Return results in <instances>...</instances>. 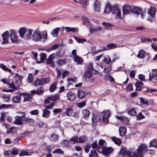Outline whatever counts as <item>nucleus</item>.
<instances>
[{"label":"nucleus","instance_id":"ddd939ff","mask_svg":"<svg viewBox=\"0 0 157 157\" xmlns=\"http://www.w3.org/2000/svg\"><path fill=\"white\" fill-rule=\"evenodd\" d=\"M73 59L75 62L77 63V64H82L83 60L80 57L78 56H74Z\"/></svg>","mask_w":157,"mask_h":157},{"label":"nucleus","instance_id":"1a4fd4ad","mask_svg":"<svg viewBox=\"0 0 157 157\" xmlns=\"http://www.w3.org/2000/svg\"><path fill=\"white\" fill-rule=\"evenodd\" d=\"M132 7L130 5H127L124 6L123 12L124 14L129 13L132 12Z\"/></svg>","mask_w":157,"mask_h":157},{"label":"nucleus","instance_id":"37998d69","mask_svg":"<svg viewBox=\"0 0 157 157\" xmlns=\"http://www.w3.org/2000/svg\"><path fill=\"white\" fill-rule=\"evenodd\" d=\"M0 67L2 68L3 70L10 72L11 71V70L7 68L2 63L0 64Z\"/></svg>","mask_w":157,"mask_h":157},{"label":"nucleus","instance_id":"2f4dec72","mask_svg":"<svg viewBox=\"0 0 157 157\" xmlns=\"http://www.w3.org/2000/svg\"><path fill=\"white\" fill-rule=\"evenodd\" d=\"M82 18L83 20L82 23L83 24L86 25H88L89 23V21L88 18L84 16H82Z\"/></svg>","mask_w":157,"mask_h":157},{"label":"nucleus","instance_id":"de8ad7c7","mask_svg":"<svg viewBox=\"0 0 157 157\" xmlns=\"http://www.w3.org/2000/svg\"><path fill=\"white\" fill-rule=\"evenodd\" d=\"M66 62V59H59L57 61V63L59 66H61L65 64Z\"/></svg>","mask_w":157,"mask_h":157},{"label":"nucleus","instance_id":"f257e3e1","mask_svg":"<svg viewBox=\"0 0 157 157\" xmlns=\"http://www.w3.org/2000/svg\"><path fill=\"white\" fill-rule=\"evenodd\" d=\"M3 40L2 44H8L9 43V37H10L11 42L13 43L18 42V37L16 35L15 30H7L2 34Z\"/></svg>","mask_w":157,"mask_h":157},{"label":"nucleus","instance_id":"a19ab883","mask_svg":"<svg viewBox=\"0 0 157 157\" xmlns=\"http://www.w3.org/2000/svg\"><path fill=\"white\" fill-rule=\"evenodd\" d=\"M1 98L3 99L5 102H9L10 100V96L8 95H4L1 96Z\"/></svg>","mask_w":157,"mask_h":157},{"label":"nucleus","instance_id":"338daca9","mask_svg":"<svg viewBox=\"0 0 157 157\" xmlns=\"http://www.w3.org/2000/svg\"><path fill=\"white\" fill-rule=\"evenodd\" d=\"M33 80V76L32 74H29L27 78V81L30 83L32 82Z\"/></svg>","mask_w":157,"mask_h":157},{"label":"nucleus","instance_id":"f3484780","mask_svg":"<svg viewBox=\"0 0 157 157\" xmlns=\"http://www.w3.org/2000/svg\"><path fill=\"white\" fill-rule=\"evenodd\" d=\"M126 133V129L124 127H120L119 128V133L120 135L122 136Z\"/></svg>","mask_w":157,"mask_h":157},{"label":"nucleus","instance_id":"473e14b6","mask_svg":"<svg viewBox=\"0 0 157 157\" xmlns=\"http://www.w3.org/2000/svg\"><path fill=\"white\" fill-rule=\"evenodd\" d=\"M73 112V110L72 108H67L65 111V113L67 116H71L72 112Z\"/></svg>","mask_w":157,"mask_h":157},{"label":"nucleus","instance_id":"774afa93","mask_svg":"<svg viewBox=\"0 0 157 157\" xmlns=\"http://www.w3.org/2000/svg\"><path fill=\"white\" fill-rule=\"evenodd\" d=\"M135 86L136 87V90L139 91L141 90V87L140 85L138 84V82H136L135 83Z\"/></svg>","mask_w":157,"mask_h":157},{"label":"nucleus","instance_id":"4468645a","mask_svg":"<svg viewBox=\"0 0 157 157\" xmlns=\"http://www.w3.org/2000/svg\"><path fill=\"white\" fill-rule=\"evenodd\" d=\"M156 12V9L155 8L151 7L150 8V10H148L147 13L151 17L154 18L155 17Z\"/></svg>","mask_w":157,"mask_h":157},{"label":"nucleus","instance_id":"c9c22d12","mask_svg":"<svg viewBox=\"0 0 157 157\" xmlns=\"http://www.w3.org/2000/svg\"><path fill=\"white\" fill-rule=\"evenodd\" d=\"M44 91V89L41 86L36 90V94L38 95H41L43 94Z\"/></svg>","mask_w":157,"mask_h":157},{"label":"nucleus","instance_id":"ea45409f","mask_svg":"<svg viewBox=\"0 0 157 157\" xmlns=\"http://www.w3.org/2000/svg\"><path fill=\"white\" fill-rule=\"evenodd\" d=\"M33 31L32 30L30 29L27 30V33L26 36V38L27 39H28L31 38Z\"/></svg>","mask_w":157,"mask_h":157},{"label":"nucleus","instance_id":"a18cd8bd","mask_svg":"<svg viewBox=\"0 0 157 157\" xmlns=\"http://www.w3.org/2000/svg\"><path fill=\"white\" fill-rule=\"evenodd\" d=\"M128 114L132 116L136 115V112L135 110L133 109H132L128 111Z\"/></svg>","mask_w":157,"mask_h":157},{"label":"nucleus","instance_id":"b1692460","mask_svg":"<svg viewBox=\"0 0 157 157\" xmlns=\"http://www.w3.org/2000/svg\"><path fill=\"white\" fill-rule=\"evenodd\" d=\"M78 96L79 98H82L86 96V93L81 89L78 90Z\"/></svg>","mask_w":157,"mask_h":157},{"label":"nucleus","instance_id":"864d4df0","mask_svg":"<svg viewBox=\"0 0 157 157\" xmlns=\"http://www.w3.org/2000/svg\"><path fill=\"white\" fill-rule=\"evenodd\" d=\"M92 120L93 123H95L99 121V118L98 117L94 116L92 118Z\"/></svg>","mask_w":157,"mask_h":157},{"label":"nucleus","instance_id":"2eb2a0df","mask_svg":"<svg viewBox=\"0 0 157 157\" xmlns=\"http://www.w3.org/2000/svg\"><path fill=\"white\" fill-rule=\"evenodd\" d=\"M14 123L19 125L22 124L23 122L22 121L21 117L18 116H16L15 117Z\"/></svg>","mask_w":157,"mask_h":157},{"label":"nucleus","instance_id":"a878e982","mask_svg":"<svg viewBox=\"0 0 157 157\" xmlns=\"http://www.w3.org/2000/svg\"><path fill=\"white\" fill-rule=\"evenodd\" d=\"M117 46L116 44L114 43H110L108 44L105 48H104L105 50H108L114 48Z\"/></svg>","mask_w":157,"mask_h":157},{"label":"nucleus","instance_id":"72a5a7b5","mask_svg":"<svg viewBox=\"0 0 157 157\" xmlns=\"http://www.w3.org/2000/svg\"><path fill=\"white\" fill-rule=\"evenodd\" d=\"M50 79L49 78H42L41 79V85H44L45 84L48 83L50 82Z\"/></svg>","mask_w":157,"mask_h":157},{"label":"nucleus","instance_id":"58836bf2","mask_svg":"<svg viewBox=\"0 0 157 157\" xmlns=\"http://www.w3.org/2000/svg\"><path fill=\"white\" fill-rule=\"evenodd\" d=\"M145 56V53L143 50H140L137 55V57L138 58H144Z\"/></svg>","mask_w":157,"mask_h":157},{"label":"nucleus","instance_id":"412c9836","mask_svg":"<svg viewBox=\"0 0 157 157\" xmlns=\"http://www.w3.org/2000/svg\"><path fill=\"white\" fill-rule=\"evenodd\" d=\"M112 6L110 4H107L104 10V13H108L112 11Z\"/></svg>","mask_w":157,"mask_h":157},{"label":"nucleus","instance_id":"9b49d317","mask_svg":"<svg viewBox=\"0 0 157 157\" xmlns=\"http://www.w3.org/2000/svg\"><path fill=\"white\" fill-rule=\"evenodd\" d=\"M88 1V0H79V3L81 5L84 10H86V9Z\"/></svg>","mask_w":157,"mask_h":157},{"label":"nucleus","instance_id":"c03bdc74","mask_svg":"<svg viewBox=\"0 0 157 157\" xmlns=\"http://www.w3.org/2000/svg\"><path fill=\"white\" fill-rule=\"evenodd\" d=\"M18 151L17 148H13L11 151V153L13 155H17L18 154Z\"/></svg>","mask_w":157,"mask_h":157},{"label":"nucleus","instance_id":"5701e85b","mask_svg":"<svg viewBox=\"0 0 157 157\" xmlns=\"http://www.w3.org/2000/svg\"><path fill=\"white\" fill-rule=\"evenodd\" d=\"M31 99L32 97L29 95H28L24 97L23 101L25 104H29Z\"/></svg>","mask_w":157,"mask_h":157},{"label":"nucleus","instance_id":"423d86ee","mask_svg":"<svg viewBox=\"0 0 157 157\" xmlns=\"http://www.w3.org/2000/svg\"><path fill=\"white\" fill-rule=\"evenodd\" d=\"M112 13L115 16L118 18H121L120 10L119 8L116 6H113L112 8Z\"/></svg>","mask_w":157,"mask_h":157},{"label":"nucleus","instance_id":"cd10ccee","mask_svg":"<svg viewBox=\"0 0 157 157\" xmlns=\"http://www.w3.org/2000/svg\"><path fill=\"white\" fill-rule=\"evenodd\" d=\"M112 140L118 146L120 145L121 144V140L118 138H116L115 136L112 137Z\"/></svg>","mask_w":157,"mask_h":157},{"label":"nucleus","instance_id":"bf43d9fd","mask_svg":"<svg viewBox=\"0 0 157 157\" xmlns=\"http://www.w3.org/2000/svg\"><path fill=\"white\" fill-rule=\"evenodd\" d=\"M8 85L12 89H15V90H17V89H19L18 88H17L15 86L13 82H12L10 83H8Z\"/></svg>","mask_w":157,"mask_h":157},{"label":"nucleus","instance_id":"39448f33","mask_svg":"<svg viewBox=\"0 0 157 157\" xmlns=\"http://www.w3.org/2000/svg\"><path fill=\"white\" fill-rule=\"evenodd\" d=\"M132 12L138 15H140L142 18H144L145 16L144 13L141 10L137 7H134L133 9H132Z\"/></svg>","mask_w":157,"mask_h":157},{"label":"nucleus","instance_id":"dca6fc26","mask_svg":"<svg viewBox=\"0 0 157 157\" xmlns=\"http://www.w3.org/2000/svg\"><path fill=\"white\" fill-rule=\"evenodd\" d=\"M102 29L101 27L99 26L96 28L90 27L89 28V31L90 33H93L95 32H98Z\"/></svg>","mask_w":157,"mask_h":157},{"label":"nucleus","instance_id":"8fccbe9b","mask_svg":"<svg viewBox=\"0 0 157 157\" xmlns=\"http://www.w3.org/2000/svg\"><path fill=\"white\" fill-rule=\"evenodd\" d=\"M15 128L14 127H11L9 130H7L6 133L7 134H9L15 132Z\"/></svg>","mask_w":157,"mask_h":157},{"label":"nucleus","instance_id":"a211bd4d","mask_svg":"<svg viewBox=\"0 0 157 157\" xmlns=\"http://www.w3.org/2000/svg\"><path fill=\"white\" fill-rule=\"evenodd\" d=\"M93 76L91 71H87L85 72L82 75L83 78H90Z\"/></svg>","mask_w":157,"mask_h":157},{"label":"nucleus","instance_id":"393cba45","mask_svg":"<svg viewBox=\"0 0 157 157\" xmlns=\"http://www.w3.org/2000/svg\"><path fill=\"white\" fill-rule=\"evenodd\" d=\"M59 28H57L54 29L51 34L53 37H58V34L59 31Z\"/></svg>","mask_w":157,"mask_h":157},{"label":"nucleus","instance_id":"680f3d73","mask_svg":"<svg viewBox=\"0 0 157 157\" xmlns=\"http://www.w3.org/2000/svg\"><path fill=\"white\" fill-rule=\"evenodd\" d=\"M144 118V116L141 113H139L136 117V119L137 120H140Z\"/></svg>","mask_w":157,"mask_h":157},{"label":"nucleus","instance_id":"79ce46f5","mask_svg":"<svg viewBox=\"0 0 157 157\" xmlns=\"http://www.w3.org/2000/svg\"><path fill=\"white\" fill-rule=\"evenodd\" d=\"M50 100L52 101H55L59 98V96L58 95L54 94L49 97Z\"/></svg>","mask_w":157,"mask_h":157},{"label":"nucleus","instance_id":"6ab92c4d","mask_svg":"<svg viewBox=\"0 0 157 157\" xmlns=\"http://www.w3.org/2000/svg\"><path fill=\"white\" fill-rule=\"evenodd\" d=\"M26 28L25 27H22L20 28L18 32L20 34V37L23 38L24 37V35L25 33L26 32Z\"/></svg>","mask_w":157,"mask_h":157},{"label":"nucleus","instance_id":"7c9ffc66","mask_svg":"<svg viewBox=\"0 0 157 157\" xmlns=\"http://www.w3.org/2000/svg\"><path fill=\"white\" fill-rule=\"evenodd\" d=\"M101 24L105 29H108L110 27H113V26L112 24L105 22H102Z\"/></svg>","mask_w":157,"mask_h":157},{"label":"nucleus","instance_id":"f704fd0d","mask_svg":"<svg viewBox=\"0 0 157 157\" xmlns=\"http://www.w3.org/2000/svg\"><path fill=\"white\" fill-rule=\"evenodd\" d=\"M90 112L87 109H85L82 111V115L84 118H86L89 116Z\"/></svg>","mask_w":157,"mask_h":157},{"label":"nucleus","instance_id":"e2e57ef3","mask_svg":"<svg viewBox=\"0 0 157 157\" xmlns=\"http://www.w3.org/2000/svg\"><path fill=\"white\" fill-rule=\"evenodd\" d=\"M90 153L91 154L89 155H91L92 156H93L96 157H98V154L95 150H91Z\"/></svg>","mask_w":157,"mask_h":157},{"label":"nucleus","instance_id":"052dcab7","mask_svg":"<svg viewBox=\"0 0 157 157\" xmlns=\"http://www.w3.org/2000/svg\"><path fill=\"white\" fill-rule=\"evenodd\" d=\"M30 113L31 115H36L39 114V111L37 109L35 110L31 111L30 112Z\"/></svg>","mask_w":157,"mask_h":157},{"label":"nucleus","instance_id":"4d7b16f0","mask_svg":"<svg viewBox=\"0 0 157 157\" xmlns=\"http://www.w3.org/2000/svg\"><path fill=\"white\" fill-rule=\"evenodd\" d=\"M53 112L54 115H56L57 113H61L62 110L61 109H55L53 110Z\"/></svg>","mask_w":157,"mask_h":157},{"label":"nucleus","instance_id":"603ef678","mask_svg":"<svg viewBox=\"0 0 157 157\" xmlns=\"http://www.w3.org/2000/svg\"><path fill=\"white\" fill-rule=\"evenodd\" d=\"M75 40L78 43H82L86 41L85 39H81L78 38H75Z\"/></svg>","mask_w":157,"mask_h":157},{"label":"nucleus","instance_id":"69168bd1","mask_svg":"<svg viewBox=\"0 0 157 157\" xmlns=\"http://www.w3.org/2000/svg\"><path fill=\"white\" fill-rule=\"evenodd\" d=\"M140 102L142 104H148V101L146 100L143 98H140Z\"/></svg>","mask_w":157,"mask_h":157},{"label":"nucleus","instance_id":"0e129e2a","mask_svg":"<svg viewBox=\"0 0 157 157\" xmlns=\"http://www.w3.org/2000/svg\"><path fill=\"white\" fill-rule=\"evenodd\" d=\"M58 136L56 134L51 135V139L52 141H56L57 140Z\"/></svg>","mask_w":157,"mask_h":157},{"label":"nucleus","instance_id":"0eeeda50","mask_svg":"<svg viewBox=\"0 0 157 157\" xmlns=\"http://www.w3.org/2000/svg\"><path fill=\"white\" fill-rule=\"evenodd\" d=\"M102 121L103 122L107 124L108 123V118L110 117V114L108 110L104 111L103 113Z\"/></svg>","mask_w":157,"mask_h":157},{"label":"nucleus","instance_id":"f03ea898","mask_svg":"<svg viewBox=\"0 0 157 157\" xmlns=\"http://www.w3.org/2000/svg\"><path fill=\"white\" fill-rule=\"evenodd\" d=\"M47 32L45 30L42 32L36 31L34 32L32 35V39L35 41H40L41 39L44 40L47 39Z\"/></svg>","mask_w":157,"mask_h":157},{"label":"nucleus","instance_id":"aec40b11","mask_svg":"<svg viewBox=\"0 0 157 157\" xmlns=\"http://www.w3.org/2000/svg\"><path fill=\"white\" fill-rule=\"evenodd\" d=\"M67 97L68 100L70 101L73 100L75 98V94L71 91L68 92L67 93Z\"/></svg>","mask_w":157,"mask_h":157},{"label":"nucleus","instance_id":"5fc2aeb1","mask_svg":"<svg viewBox=\"0 0 157 157\" xmlns=\"http://www.w3.org/2000/svg\"><path fill=\"white\" fill-rule=\"evenodd\" d=\"M12 106L13 105H11L3 104L0 105V109L7 108L9 107H12Z\"/></svg>","mask_w":157,"mask_h":157},{"label":"nucleus","instance_id":"f8f14e48","mask_svg":"<svg viewBox=\"0 0 157 157\" xmlns=\"http://www.w3.org/2000/svg\"><path fill=\"white\" fill-rule=\"evenodd\" d=\"M157 75V69H155L152 70V73L149 74V80H151L153 78L156 77Z\"/></svg>","mask_w":157,"mask_h":157},{"label":"nucleus","instance_id":"9d476101","mask_svg":"<svg viewBox=\"0 0 157 157\" xmlns=\"http://www.w3.org/2000/svg\"><path fill=\"white\" fill-rule=\"evenodd\" d=\"M55 54H54L50 56L46 61V63L50 64L52 67H53L54 64L53 62V59L55 58Z\"/></svg>","mask_w":157,"mask_h":157},{"label":"nucleus","instance_id":"7ed1b4c3","mask_svg":"<svg viewBox=\"0 0 157 157\" xmlns=\"http://www.w3.org/2000/svg\"><path fill=\"white\" fill-rule=\"evenodd\" d=\"M97 151L105 156H108L109 155L112 153L113 151V149L111 147H107L106 146H103L101 149H98Z\"/></svg>","mask_w":157,"mask_h":157},{"label":"nucleus","instance_id":"49530a36","mask_svg":"<svg viewBox=\"0 0 157 157\" xmlns=\"http://www.w3.org/2000/svg\"><path fill=\"white\" fill-rule=\"evenodd\" d=\"M86 103L85 101H82L81 102L77 103L76 104V106L77 107L79 108H82L85 105Z\"/></svg>","mask_w":157,"mask_h":157},{"label":"nucleus","instance_id":"6e6d98bb","mask_svg":"<svg viewBox=\"0 0 157 157\" xmlns=\"http://www.w3.org/2000/svg\"><path fill=\"white\" fill-rule=\"evenodd\" d=\"M55 102L52 103L50 105H44L46 109H51L53 107L54 105Z\"/></svg>","mask_w":157,"mask_h":157},{"label":"nucleus","instance_id":"09e8293b","mask_svg":"<svg viewBox=\"0 0 157 157\" xmlns=\"http://www.w3.org/2000/svg\"><path fill=\"white\" fill-rule=\"evenodd\" d=\"M53 153H59L61 154H63V152L60 149L58 148L55 149L52 152Z\"/></svg>","mask_w":157,"mask_h":157},{"label":"nucleus","instance_id":"c85d7f7f","mask_svg":"<svg viewBox=\"0 0 157 157\" xmlns=\"http://www.w3.org/2000/svg\"><path fill=\"white\" fill-rule=\"evenodd\" d=\"M50 113V111L46 109H44L43 111L42 116L43 117L48 118L49 117Z\"/></svg>","mask_w":157,"mask_h":157},{"label":"nucleus","instance_id":"bb28decb","mask_svg":"<svg viewBox=\"0 0 157 157\" xmlns=\"http://www.w3.org/2000/svg\"><path fill=\"white\" fill-rule=\"evenodd\" d=\"M66 32H72L75 33H77L78 30L77 29L75 28H71L70 27H66L65 28Z\"/></svg>","mask_w":157,"mask_h":157},{"label":"nucleus","instance_id":"e433bc0d","mask_svg":"<svg viewBox=\"0 0 157 157\" xmlns=\"http://www.w3.org/2000/svg\"><path fill=\"white\" fill-rule=\"evenodd\" d=\"M78 137L77 136H74L70 139L69 142L71 144H74L76 142L78 141Z\"/></svg>","mask_w":157,"mask_h":157},{"label":"nucleus","instance_id":"20e7f679","mask_svg":"<svg viewBox=\"0 0 157 157\" xmlns=\"http://www.w3.org/2000/svg\"><path fill=\"white\" fill-rule=\"evenodd\" d=\"M147 149V146L144 144L140 145L133 154V157H142L143 150Z\"/></svg>","mask_w":157,"mask_h":157},{"label":"nucleus","instance_id":"13d9d810","mask_svg":"<svg viewBox=\"0 0 157 157\" xmlns=\"http://www.w3.org/2000/svg\"><path fill=\"white\" fill-rule=\"evenodd\" d=\"M34 84L35 86L41 85V79L36 78V81L34 82Z\"/></svg>","mask_w":157,"mask_h":157},{"label":"nucleus","instance_id":"4c0bfd02","mask_svg":"<svg viewBox=\"0 0 157 157\" xmlns=\"http://www.w3.org/2000/svg\"><path fill=\"white\" fill-rule=\"evenodd\" d=\"M57 84V82H55L51 85L49 89V90L51 92H53L55 90Z\"/></svg>","mask_w":157,"mask_h":157},{"label":"nucleus","instance_id":"6e6552de","mask_svg":"<svg viewBox=\"0 0 157 157\" xmlns=\"http://www.w3.org/2000/svg\"><path fill=\"white\" fill-rule=\"evenodd\" d=\"M101 9V5L99 2L96 0L94 4V10L97 12H100Z\"/></svg>","mask_w":157,"mask_h":157},{"label":"nucleus","instance_id":"4be33fe9","mask_svg":"<svg viewBox=\"0 0 157 157\" xmlns=\"http://www.w3.org/2000/svg\"><path fill=\"white\" fill-rule=\"evenodd\" d=\"M12 99L13 102L15 103H18L21 101V97L20 95H17L13 97L12 98Z\"/></svg>","mask_w":157,"mask_h":157},{"label":"nucleus","instance_id":"c756f323","mask_svg":"<svg viewBox=\"0 0 157 157\" xmlns=\"http://www.w3.org/2000/svg\"><path fill=\"white\" fill-rule=\"evenodd\" d=\"M87 140V137L85 136H82L79 137L77 142L80 143H84L86 142Z\"/></svg>","mask_w":157,"mask_h":157},{"label":"nucleus","instance_id":"3c124183","mask_svg":"<svg viewBox=\"0 0 157 157\" xmlns=\"http://www.w3.org/2000/svg\"><path fill=\"white\" fill-rule=\"evenodd\" d=\"M104 61L106 63L109 64L111 62V60L110 57L108 56L107 58L104 57Z\"/></svg>","mask_w":157,"mask_h":157}]
</instances>
